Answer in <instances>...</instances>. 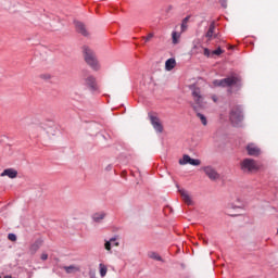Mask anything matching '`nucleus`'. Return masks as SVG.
I'll use <instances>...</instances> for the list:
<instances>
[{"instance_id": "obj_30", "label": "nucleus", "mask_w": 278, "mask_h": 278, "mask_svg": "<svg viewBox=\"0 0 278 278\" xmlns=\"http://www.w3.org/2000/svg\"><path fill=\"white\" fill-rule=\"evenodd\" d=\"M210 54H211L210 49L204 48V55H205L206 58H210Z\"/></svg>"}, {"instance_id": "obj_12", "label": "nucleus", "mask_w": 278, "mask_h": 278, "mask_svg": "<svg viewBox=\"0 0 278 278\" xmlns=\"http://www.w3.org/2000/svg\"><path fill=\"white\" fill-rule=\"evenodd\" d=\"M85 84L86 86H88V88H90L91 90H97V78H94L93 76H88L85 79Z\"/></svg>"}, {"instance_id": "obj_7", "label": "nucleus", "mask_w": 278, "mask_h": 278, "mask_svg": "<svg viewBox=\"0 0 278 278\" xmlns=\"http://www.w3.org/2000/svg\"><path fill=\"white\" fill-rule=\"evenodd\" d=\"M150 123L155 131H157L159 134H162L164 131V126H162V122L157 116L150 115Z\"/></svg>"}, {"instance_id": "obj_14", "label": "nucleus", "mask_w": 278, "mask_h": 278, "mask_svg": "<svg viewBox=\"0 0 278 278\" xmlns=\"http://www.w3.org/2000/svg\"><path fill=\"white\" fill-rule=\"evenodd\" d=\"M216 29V24L213 22L211 23L210 27H208V30L205 35V37L208 39V40H212L214 38V31Z\"/></svg>"}, {"instance_id": "obj_23", "label": "nucleus", "mask_w": 278, "mask_h": 278, "mask_svg": "<svg viewBox=\"0 0 278 278\" xmlns=\"http://www.w3.org/2000/svg\"><path fill=\"white\" fill-rule=\"evenodd\" d=\"M198 118H200L202 125H207V117H205V115L201 114V113H197Z\"/></svg>"}, {"instance_id": "obj_21", "label": "nucleus", "mask_w": 278, "mask_h": 278, "mask_svg": "<svg viewBox=\"0 0 278 278\" xmlns=\"http://www.w3.org/2000/svg\"><path fill=\"white\" fill-rule=\"evenodd\" d=\"M99 268L101 277H105V275H108V266H105L103 263H100Z\"/></svg>"}, {"instance_id": "obj_20", "label": "nucleus", "mask_w": 278, "mask_h": 278, "mask_svg": "<svg viewBox=\"0 0 278 278\" xmlns=\"http://www.w3.org/2000/svg\"><path fill=\"white\" fill-rule=\"evenodd\" d=\"M65 271L71 274V273H79V267L75 266V265H71V266H66L64 267Z\"/></svg>"}, {"instance_id": "obj_6", "label": "nucleus", "mask_w": 278, "mask_h": 278, "mask_svg": "<svg viewBox=\"0 0 278 278\" xmlns=\"http://www.w3.org/2000/svg\"><path fill=\"white\" fill-rule=\"evenodd\" d=\"M179 164L185 166L186 164H190L191 166H201V161L199 159H191L190 155L185 154L181 160H179Z\"/></svg>"}, {"instance_id": "obj_24", "label": "nucleus", "mask_w": 278, "mask_h": 278, "mask_svg": "<svg viewBox=\"0 0 278 278\" xmlns=\"http://www.w3.org/2000/svg\"><path fill=\"white\" fill-rule=\"evenodd\" d=\"M38 249H40V244H38V243H34L33 245H30L29 251H30L31 255H34V253H36V251H38Z\"/></svg>"}, {"instance_id": "obj_11", "label": "nucleus", "mask_w": 278, "mask_h": 278, "mask_svg": "<svg viewBox=\"0 0 278 278\" xmlns=\"http://www.w3.org/2000/svg\"><path fill=\"white\" fill-rule=\"evenodd\" d=\"M247 151H248V154L252 156H257L261 153L260 148H257V146H255L254 143H249L247 146Z\"/></svg>"}, {"instance_id": "obj_17", "label": "nucleus", "mask_w": 278, "mask_h": 278, "mask_svg": "<svg viewBox=\"0 0 278 278\" xmlns=\"http://www.w3.org/2000/svg\"><path fill=\"white\" fill-rule=\"evenodd\" d=\"M181 30L180 33H177V30H174L172 33V40H173V45H179V38H181Z\"/></svg>"}, {"instance_id": "obj_4", "label": "nucleus", "mask_w": 278, "mask_h": 278, "mask_svg": "<svg viewBox=\"0 0 278 278\" xmlns=\"http://www.w3.org/2000/svg\"><path fill=\"white\" fill-rule=\"evenodd\" d=\"M260 168V164L253 159H244L241 162V170L243 173H255Z\"/></svg>"}, {"instance_id": "obj_32", "label": "nucleus", "mask_w": 278, "mask_h": 278, "mask_svg": "<svg viewBox=\"0 0 278 278\" xmlns=\"http://www.w3.org/2000/svg\"><path fill=\"white\" fill-rule=\"evenodd\" d=\"M213 101H215V102H216V98H215V96L213 97Z\"/></svg>"}, {"instance_id": "obj_10", "label": "nucleus", "mask_w": 278, "mask_h": 278, "mask_svg": "<svg viewBox=\"0 0 278 278\" xmlns=\"http://www.w3.org/2000/svg\"><path fill=\"white\" fill-rule=\"evenodd\" d=\"M1 177H9L10 179H16L18 177V172L14 168L4 169L1 174Z\"/></svg>"}, {"instance_id": "obj_27", "label": "nucleus", "mask_w": 278, "mask_h": 278, "mask_svg": "<svg viewBox=\"0 0 278 278\" xmlns=\"http://www.w3.org/2000/svg\"><path fill=\"white\" fill-rule=\"evenodd\" d=\"M8 239H9L11 242H16V235H14V233H9Z\"/></svg>"}, {"instance_id": "obj_25", "label": "nucleus", "mask_w": 278, "mask_h": 278, "mask_svg": "<svg viewBox=\"0 0 278 278\" xmlns=\"http://www.w3.org/2000/svg\"><path fill=\"white\" fill-rule=\"evenodd\" d=\"M222 53H225V51L220 48H217L212 52L213 55H222Z\"/></svg>"}, {"instance_id": "obj_15", "label": "nucleus", "mask_w": 278, "mask_h": 278, "mask_svg": "<svg viewBox=\"0 0 278 278\" xmlns=\"http://www.w3.org/2000/svg\"><path fill=\"white\" fill-rule=\"evenodd\" d=\"M175 66H177V61H175V59H168L165 62L166 71H173V68H175Z\"/></svg>"}, {"instance_id": "obj_19", "label": "nucleus", "mask_w": 278, "mask_h": 278, "mask_svg": "<svg viewBox=\"0 0 278 278\" xmlns=\"http://www.w3.org/2000/svg\"><path fill=\"white\" fill-rule=\"evenodd\" d=\"M148 256L150 260H155L156 262H162V256L157 252H149Z\"/></svg>"}, {"instance_id": "obj_26", "label": "nucleus", "mask_w": 278, "mask_h": 278, "mask_svg": "<svg viewBox=\"0 0 278 278\" xmlns=\"http://www.w3.org/2000/svg\"><path fill=\"white\" fill-rule=\"evenodd\" d=\"M153 36H155L153 33H150L147 37H142V39L146 41V42H150V40L153 38Z\"/></svg>"}, {"instance_id": "obj_9", "label": "nucleus", "mask_w": 278, "mask_h": 278, "mask_svg": "<svg viewBox=\"0 0 278 278\" xmlns=\"http://www.w3.org/2000/svg\"><path fill=\"white\" fill-rule=\"evenodd\" d=\"M179 194L182 201H185L187 205H194V201H192V197H190V193H188L186 189H179Z\"/></svg>"}, {"instance_id": "obj_8", "label": "nucleus", "mask_w": 278, "mask_h": 278, "mask_svg": "<svg viewBox=\"0 0 278 278\" xmlns=\"http://www.w3.org/2000/svg\"><path fill=\"white\" fill-rule=\"evenodd\" d=\"M203 170H204L205 175L210 179H212V181H216V179H218L220 177L218 175V173L216 172V169L212 168L211 166L203 167Z\"/></svg>"}, {"instance_id": "obj_16", "label": "nucleus", "mask_w": 278, "mask_h": 278, "mask_svg": "<svg viewBox=\"0 0 278 278\" xmlns=\"http://www.w3.org/2000/svg\"><path fill=\"white\" fill-rule=\"evenodd\" d=\"M188 23H190V15H188L187 17H185L181 22V25H180V31L181 34H184V31H187L188 30Z\"/></svg>"}, {"instance_id": "obj_29", "label": "nucleus", "mask_w": 278, "mask_h": 278, "mask_svg": "<svg viewBox=\"0 0 278 278\" xmlns=\"http://www.w3.org/2000/svg\"><path fill=\"white\" fill-rule=\"evenodd\" d=\"M41 260L45 262L47 260H49V255L47 253H42L41 254Z\"/></svg>"}, {"instance_id": "obj_3", "label": "nucleus", "mask_w": 278, "mask_h": 278, "mask_svg": "<svg viewBox=\"0 0 278 278\" xmlns=\"http://www.w3.org/2000/svg\"><path fill=\"white\" fill-rule=\"evenodd\" d=\"M190 90L194 101L192 109L194 112H198L199 108H203V94H201V88L197 87L195 85H191Z\"/></svg>"}, {"instance_id": "obj_31", "label": "nucleus", "mask_w": 278, "mask_h": 278, "mask_svg": "<svg viewBox=\"0 0 278 278\" xmlns=\"http://www.w3.org/2000/svg\"><path fill=\"white\" fill-rule=\"evenodd\" d=\"M111 244H113V247H118V242L117 241H113Z\"/></svg>"}, {"instance_id": "obj_28", "label": "nucleus", "mask_w": 278, "mask_h": 278, "mask_svg": "<svg viewBox=\"0 0 278 278\" xmlns=\"http://www.w3.org/2000/svg\"><path fill=\"white\" fill-rule=\"evenodd\" d=\"M222 8H227V0H219Z\"/></svg>"}, {"instance_id": "obj_22", "label": "nucleus", "mask_w": 278, "mask_h": 278, "mask_svg": "<svg viewBox=\"0 0 278 278\" xmlns=\"http://www.w3.org/2000/svg\"><path fill=\"white\" fill-rule=\"evenodd\" d=\"M112 242H116V238H112L110 241L105 242L104 248L106 251H112Z\"/></svg>"}, {"instance_id": "obj_13", "label": "nucleus", "mask_w": 278, "mask_h": 278, "mask_svg": "<svg viewBox=\"0 0 278 278\" xmlns=\"http://www.w3.org/2000/svg\"><path fill=\"white\" fill-rule=\"evenodd\" d=\"M75 27L78 34H81L83 36H88V30H86V26L81 22H75Z\"/></svg>"}, {"instance_id": "obj_5", "label": "nucleus", "mask_w": 278, "mask_h": 278, "mask_svg": "<svg viewBox=\"0 0 278 278\" xmlns=\"http://www.w3.org/2000/svg\"><path fill=\"white\" fill-rule=\"evenodd\" d=\"M229 118L232 125H239V123H242V121H244V115H242V109H240V106H233L230 110Z\"/></svg>"}, {"instance_id": "obj_1", "label": "nucleus", "mask_w": 278, "mask_h": 278, "mask_svg": "<svg viewBox=\"0 0 278 278\" xmlns=\"http://www.w3.org/2000/svg\"><path fill=\"white\" fill-rule=\"evenodd\" d=\"M83 53L85 58V62L93 68V71H99V62L97 61V56L94 55V52L90 50L88 47L83 48Z\"/></svg>"}, {"instance_id": "obj_2", "label": "nucleus", "mask_w": 278, "mask_h": 278, "mask_svg": "<svg viewBox=\"0 0 278 278\" xmlns=\"http://www.w3.org/2000/svg\"><path fill=\"white\" fill-rule=\"evenodd\" d=\"M236 84H240V77L238 76L213 80L214 88H229L231 86H236Z\"/></svg>"}, {"instance_id": "obj_18", "label": "nucleus", "mask_w": 278, "mask_h": 278, "mask_svg": "<svg viewBox=\"0 0 278 278\" xmlns=\"http://www.w3.org/2000/svg\"><path fill=\"white\" fill-rule=\"evenodd\" d=\"M105 218V213H96L93 214V220L94 223H101Z\"/></svg>"}]
</instances>
